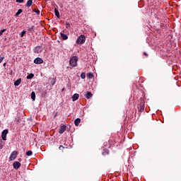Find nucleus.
Here are the masks:
<instances>
[{
  "label": "nucleus",
  "instance_id": "nucleus-4",
  "mask_svg": "<svg viewBox=\"0 0 181 181\" xmlns=\"http://www.w3.org/2000/svg\"><path fill=\"white\" fill-rule=\"evenodd\" d=\"M17 157H18V151H14L11 153L9 157V160H15Z\"/></svg>",
  "mask_w": 181,
  "mask_h": 181
},
{
  "label": "nucleus",
  "instance_id": "nucleus-36",
  "mask_svg": "<svg viewBox=\"0 0 181 181\" xmlns=\"http://www.w3.org/2000/svg\"><path fill=\"white\" fill-rule=\"evenodd\" d=\"M144 56H148V54L146 52H144Z\"/></svg>",
  "mask_w": 181,
  "mask_h": 181
},
{
  "label": "nucleus",
  "instance_id": "nucleus-23",
  "mask_svg": "<svg viewBox=\"0 0 181 181\" xmlns=\"http://www.w3.org/2000/svg\"><path fill=\"white\" fill-rule=\"evenodd\" d=\"M81 78H82L83 80L86 78V73L83 72L81 74Z\"/></svg>",
  "mask_w": 181,
  "mask_h": 181
},
{
  "label": "nucleus",
  "instance_id": "nucleus-13",
  "mask_svg": "<svg viewBox=\"0 0 181 181\" xmlns=\"http://www.w3.org/2000/svg\"><path fill=\"white\" fill-rule=\"evenodd\" d=\"M81 122V119H80V118H77L74 120V124H75L76 127H78V125H80Z\"/></svg>",
  "mask_w": 181,
  "mask_h": 181
},
{
  "label": "nucleus",
  "instance_id": "nucleus-19",
  "mask_svg": "<svg viewBox=\"0 0 181 181\" xmlns=\"http://www.w3.org/2000/svg\"><path fill=\"white\" fill-rule=\"evenodd\" d=\"M49 80L51 81L52 86H54V84H56V78H51Z\"/></svg>",
  "mask_w": 181,
  "mask_h": 181
},
{
  "label": "nucleus",
  "instance_id": "nucleus-6",
  "mask_svg": "<svg viewBox=\"0 0 181 181\" xmlns=\"http://www.w3.org/2000/svg\"><path fill=\"white\" fill-rule=\"evenodd\" d=\"M8 129H4L1 133V138L3 141H6V135H8Z\"/></svg>",
  "mask_w": 181,
  "mask_h": 181
},
{
  "label": "nucleus",
  "instance_id": "nucleus-26",
  "mask_svg": "<svg viewBox=\"0 0 181 181\" xmlns=\"http://www.w3.org/2000/svg\"><path fill=\"white\" fill-rule=\"evenodd\" d=\"M33 12H35V13L37 15H40V10H33Z\"/></svg>",
  "mask_w": 181,
  "mask_h": 181
},
{
  "label": "nucleus",
  "instance_id": "nucleus-7",
  "mask_svg": "<svg viewBox=\"0 0 181 181\" xmlns=\"http://www.w3.org/2000/svg\"><path fill=\"white\" fill-rule=\"evenodd\" d=\"M34 63L35 64H42V63H43V59L40 57H37L34 59Z\"/></svg>",
  "mask_w": 181,
  "mask_h": 181
},
{
  "label": "nucleus",
  "instance_id": "nucleus-38",
  "mask_svg": "<svg viewBox=\"0 0 181 181\" xmlns=\"http://www.w3.org/2000/svg\"><path fill=\"white\" fill-rule=\"evenodd\" d=\"M2 148H4V146H3V145H1V146H0V149H2Z\"/></svg>",
  "mask_w": 181,
  "mask_h": 181
},
{
  "label": "nucleus",
  "instance_id": "nucleus-14",
  "mask_svg": "<svg viewBox=\"0 0 181 181\" xmlns=\"http://www.w3.org/2000/svg\"><path fill=\"white\" fill-rule=\"evenodd\" d=\"M85 97L87 98V100H90V98L93 97V93H91V92H87V93L85 95Z\"/></svg>",
  "mask_w": 181,
  "mask_h": 181
},
{
  "label": "nucleus",
  "instance_id": "nucleus-21",
  "mask_svg": "<svg viewBox=\"0 0 181 181\" xmlns=\"http://www.w3.org/2000/svg\"><path fill=\"white\" fill-rule=\"evenodd\" d=\"M87 77L88 78H93V77H94V74H93L91 72H89L87 74Z\"/></svg>",
  "mask_w": 181,
  "mask_h": 181
},
{
  "label": "nucleus",
  "instance_id": "nucleus-27",
  "mask_svg": "<svg viewBox=\"0 0 181 181\" xmlns=\"http://www.w3.org/2000/svg\"><path fill=\"white\" fill-rule=\"evenodd\" d=\"M4 32H6V29H3L0 31V36H2V34L4 33Z\"/></svg>",
  "mask_w": 181,
  "mask_h": 181
},
{
  "label": "nucleus",
  "instance_id": "nucleus-32",
  "mask_svg": "<svg viewBox=\"0 0 181 181\" xmlns=\"http://www.w3.org/2000/svg\"><path fill=\"white\" fill-rule=\"evenodd\" d=\"M23 1L25 0H16V2H18V4H23Z\"/></svg>",
  "mask_w": 181,
  "mask_h": 181
},
{
  "label": "nucleus",
  "instance_id": "nucleus-20",
  "mask_svg": "<svg viewBox=\"0 0 181 181\" xmlns=\"http://www.w3.org/2000/svg\"><path fill=\"white\" fill-rule=\"evenodd\" d=\"M22 12H23V10H22V8L18 9L17 13H16V16H19V15H21Z\"/></svg>",
  "mask_w": 181,
  "mask_h": 181
},
{
  "label": "nucleus",
  "instance_id": "nucleus-1",
  "mask_svg": "<svg viewBox=\"0 0 181 181\" xmlns=\"http://www.w3.org/2000/svg\"><path fill=\"white\" fill-rule=\"evenodd\" d=\"M139 104L138 105V110L139 112H144L145 110V100L141 98L139 100Z\"/></svg>",
  "mask_w": 181,
  "mask_h": 181
},
{
  "label": "nucleus",
  "instance_id": "nucleus-10",
  "mask_svg": "<svg viewBox=\"0 0 181 181\" xmlns=\"http://www.w3.org/2000/svg\"><path fill=\"white\" fill-rule=\"evenodd\" d=\"M79 97H80V95H78V93H74L72 96V101H77Z\"/></svg>",
  "mask_w": 181,
  "mask_h": 181
},
{
  "label": "nucleus",
  "instance_id": "nucleus-12",
  "mask_svg": "<svg viewBox=\"0 0 181 181\" xmlns=\"http://www.w3.org/2000/svg\"><path fill=\"white\" fill-rule=\"evenodd\" d=\"M60 35H61V37H62V40H67L69 39V37L67 36V35H66L63 33H61Z\"/></svg>",
  "mask_w": 181,
  "mask_h": 181
},
{
  "label": "nucleus",
  "instance_id": "nucleus-16",
  "mask_svg": "<svg viewBox=\"0 0 181 181\" xmlns=\"http://www.w3.org/2000/svg\"><path fill=\"white\" fill-rule=\"evenodd\" d=\"M54 14L57 16V18H60V13L59 12V10H57V8H54Z\"/></svg>",
  "mask_w": 181,
  "mask_h": 181
},
{
  "label": "nucleus",
  "instance_id": "nucleus-39",
  "mask_svg": "<svg viewBox=\"0 0 181 181\" xmlns=\"http://www.w3.org/2000/svg\"><path fill=\"white\" fill-rule=\"evenodd\" d=\"M160 26H163V24H161Z\"/></svg>",
  "mask_w": 181,
  "mask_h": 181
},
{
  "label": "nucleus",
  "instance_id": "nucleus-22",
  "mask_svg": "<svg viewBox=\"0 0 181 181\" xmlns=\"http://www.w3.org/2000/svg\"><path fill=\"white\" fill-rule=\"evenodd\" d=\"M35 77V74H30L28 76H27L28 80H30L31 78H33Z\"/></svg>",
  "mask_w": 181,
  "mask_h": 181
},
{
  "label": "nucleus",
  "instance_id": "nucleus-15",
  "mask_svg": "<svg viewBox=\"0 0 181 181\" xmlns=\"http://www.w3.org/2000/svg\"><path fill=\"white\" fill-rule=\"evenodd\" d=\"M41 95H42V97H46V95H47V90H40Z\"/></svg>",
  "mask_w": 181,
  "mask_h": 181
},
{
  "label": "nucleus",
  "instance_id": "nucleus-37",
  "mask_svg": "<svg viewBox=\"0 0 181 181\" xmlns=\"http://www.w3.org/2000/svg\"><path fill=\"white\" fill-rule=\"evenodd\" d=\"M4 67H5L6 66V62H5L4 64H3Z\"/></svg>",
  "mask_w": 181,
  "mask_h": 181
},
{
  "label": "nucleus",
  "instance_id": "nucleus-28",
  "mask_svg": "<svg viewBox=\"0 0 181 181\" xmlns=\"http://www.w3.org/2000/svg\"><path fill=\"white\" fill-rule=\"evenodd\" d=\"M110 153V151L108 150H106L105 152L103 153V155H108Z\"/></svg>",
  "mask_w": 181,
  "mask_h": 181
},
{
  "label": "nucleus",
  "instance_id": "nucleus-30",
  "mask_svg": "<svg viewBox=\"0 0 181 181\" xmlns=\"http://www.w3.org/2000/svg\"><path fill=\"white\" fill-rule=\"evenodd\" d=\"M66 29H69V28H70V23L69 22L66 23Z\"/></svg>",
  "mask_w": 181,
  "mask_h": 181
},
{
  "label": "nucleus",
  "instance_id": "nucleus-35",
  "mask_svg": "<svg viewBox=\"0 0 181 181\" xmlns=\"http://www.w3.org/2000/svg\"><path fill=\"white\" fill-rule=\"evenodd\" d=\"M19 119H20L19 117H17L16 118V122H19Z\"/></svg>",
  "mask_w": 181,
  "mask_h": 181
},
{
  "label": "nucleus",
  "instance_id": "nucleus-40",
  "mask_svg": "<svg viewBox=\"0 0 181 181\" xmlns=\"http://www.w3.org/2000/svg\"><path fill=\"white\" fill-rule=\"evenodd\" d=\"M61 1H64V0H61Z\"/></svg>",
  "mask_w": 181,
  "mask_h": 181
},
{
  "label": "nucleus",
  "instance_id": "nucleus-17",
  "mask_svg": "<svg viewBox=\"0 0 181 181\" xmlns=\"http://www.w3.org/2000/svg\"><path fill=\"white\" fill-rule=\"evenodd\" d=\"M22 81V78H18L14 82V86H19L21 84V82Z\"/></svg>",
  "mask_w": 181,
  "mask_h": 181
},
{
  "label": "nucleus",
  "instance_id": "nucleus-34",
  "mask_svg": "<svg viewBox=\"0 0 181 181\" xmlns=\"http://www.w3.org/2000/svg\"><path fill=\"white\" fill-rule=\"evenodd\" d=\"M28 31H29V32H33V26L31 27V28H30L28 29Z\"/></svg>",
  "mask_w": 181,
  "mask_h": 181
},
{
  "label": "nucleus",
  "instance_id": "nucleus-31",
  "mask_svg": "<svg viewBox=\"0 0 181 181\" xmlns=\"http://www.w3.org/2000/svg\"><path fill=\"white\" fill-rule=\"evenodd\" d=\"M4 59H5V57H1V56H0V64H1V63H2V62L4 61Z\"/></svg>",
  "mask_w": 181,
  "mask_h": 181
},
{
  "label": "nucleus",
  "instance_id": "nucleus-9",
  "mask_svg": "<svg viewBox=\"0 0 181 181\" xmlns=\"http://www.w3.org/2000/svg\"><path fill=\"white\" fill-rule=\"evenodd\" d=\"M13 166L14 169H19V168H21V163L16 161L13 163Z\"/></svg>",
  "mask_w": 181,
  "mask_h": 181
},
{
  "label": "nucleus",
  "instance_id": "nucleus-29",
  "mask_svg": "<svg viewBox=\"0 0 181 181\" xmlns=\"http://www.w3.org/2000/svg\"><path fill=\"white\" fill-rule=\"evenodd\" d=\"M59 5L60 8L62 9H63V6H64V5L62 2H60V1L59 2Z\"/></svg>",
  "mask_w": 181,
  "mask_h": 181
},
{
  "label": "nucleus",
  "instance_id": "nucleus-24",
  "mask_svg": "<svg viewBox=\"0 0 181 181\" xmlns=\"http://www.w3.org/2000/svg\"><path fill=\"white\" fill-rule=\"evenodd\" d=\"M33 153V152H32V151H28L26 153L27 156H32V154Z\"/></svg>",
  "mask_w": 181,
  "mask_h": 181
},
{
  "label": "nucleus",
  "instance_id": "nucleus-18",
  "mask_svg": "<svg viewBox=\"0 0 181 181\" xmlns=\"http://www.w3.org/2000/svg\"><path fill=\"white\" fill-rule=\"evenodd\" d=\"M31 98H32L33 101H35V100L36 98V93H35V91H33L31 93Z\"/></svg>",
  "mask_w": 181,
  "mask_h": 181
},
{
  "label": "nucleus",
  "instance_id": "nucleus-5",
  "mask_svg": "<svg viewBox=\"0 0 181 181\" xmlns=\"http://www.w3.org/2000/svg\"><path fill=\"white\" fill-rule=\"evenodd\" d=\"M43 52V47L42 46H37L34 49V53H42Z\"/></svg>",
  "mask_w": 181,
  "mask_h": 181
},
{
  "label": "nucleus",
  "instance_id": "nucleus-8",
  "mask_svg": "<svg viewBox=\"0 0 181 181\" xmlns=\"http://www.w3.org/2000/svg\"><path fill=\"white\" fill-rule=\"evenodd\" d=\"M66 125L60 126L59 134H64V132L66 131Z\"/></svg>",
  "mask_w": 181,
  "mask_h": 181
},
{
  "label": "nucleus",
  "instance_id": "nucleus-3",
  "mask_svg": "<svg viewBox=\"0 0 181 181\" xmlns=\"http://www.w3.org/2000/svg\"><path fill=\"white\" fill-rule=\"evenodd\" d=\"M84 43H86V36H84L83 35H81L79 37H78L76 40V44L84 45Z\"/></svg>",
  "mask_w": 181,
  "mask_h": 181
},
{
  "label": "nucleus",
  "instance_id": "nucleus-33",
  "mask_svg": "<svg viewBox=\"0 0 181 181\" xmlns=\"http://www.w3.org/2000/svg\"><path fill=\"white\" fill-rule=\"evenodd\" d=\"M59 151H63V149H64V146H59Z\"/></svg>",
  "mask_w": 181,
  "mask_h": 181
},
{
  "label": "nucleus",
  "instance_id": "nucleus-2",
  "mask_svg": "<svg viewBox=\"0 0 181 181\" xmlns=\"http://www.w3.org/2000/svg\"><path fill=\"white\" fill-rule=\"evenodd\" d=\"M77 62H78V57L74 56L69 60V64L72 67H76Z\"/></svg>",
  "mask_w": 181,
  "mask_h": 181
},
{
  "label": "nucleus",
  "instance_id": "nucleus-25",
  "mask_svg": "<svg viewBox=\"0 0 181 181\" xmlns=\"http://www.w3.org/2000/svg\"><path fill=\"white\" fill-rule=\"evenodd\" d=\"M25 35H26V31H22L21 33V37H23V36H25Z\"/></svg>",
  "mask_w": 181,
  "mask_h": 181
},
{
  "label": "nucleus",
  "instance_id": "nucleus-11",
  "mask_svg": "<svg viewBox=\"0 0 181 181\" xmlns=\"http://www.w3.org/2000/svg\"><path fill=\"white\" fill-rule=\"evenodd\" d=\"M33 4V0H28L27 3L25 4V6L27 8H30L32 6Z\"/></svg>",
  "mask_w": 181,
  "mask_h": 181
}]
</instances>
